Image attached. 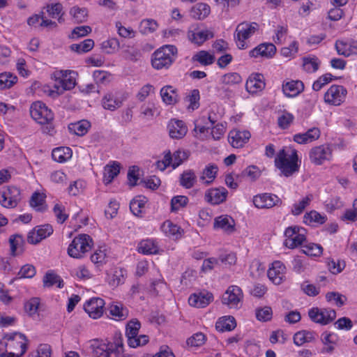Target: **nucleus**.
Instances as JSON below:
<instances>
[{
  "label": "nucleus",
  "instance_id": "nucleus-27",
  "mask_svg": "<svg viewBox=\"0 0 357 357\" xmlns=\"http://www.w3.org/2000/svg\"><path fill=\"white\" fill-rule=\"evenodd\" d=\"M137 250L139 253L143 255H157L160 252V248L157 239L147 238L138 243Z\"/></svg>",
  "mask_w": 357,
  "mask_h": 357
},
{
  "label": "nucleus",
  "instance_id": "nucleus-9",
  "mask_svg": "<svg viewBox=\"0 0 357 357\" xmlns=\"http://www.w3.org/2000/svg\"><path fill=\"white\" fill-rule=\"evenodd\" d=\"M188 40L198 46L213 37V31L202 24L191 25L187 33Z\"/></svg>",
  "mask_w": 357,
  "mask_h": 357
},
{
  "label": "nucleus",
  "instance_id": "nucleus-39",
  "mask_svg": "<svg viewBox=\"0 0 357 357\" xmlns=\"http://www.w3.org/2000/svg\"><path fill=\"white\" fill-rule=\"evenodd\" d=\"M162 232L167 237L177 239L181 236L182 230L170 220L165 221L160 227Z\"/></svg>",
  "mask_w": 357,
  "mask_h": 357
},
{
  "label": "nucleus",
  "instance_id": "nucleus-44",
  "mask_svg": "<svg viewBox=\"0 0 357 357\" xmlns=\"http://www.w3.org/2000/svg\"><path fill=\"white\" fill-rule=\"evenodd\" d=\"M72 155V150L66 146L55 148L52 153L53 160L60 163L67 162L71 158Z\"/></svg>",
  "mask_w": 357,
  "mask_h": 357
},
{
  "label": "nucleus",
  "instance_id": "nucleus-62",
  "mask_svg": "<svg viewBox=\"0 0 357 357\" xmlns=\"http://www.w3.org/2000/svg\"><path fill=\"white\" fill-rule=\"evenodd\" d=\"M94 47V41L92 39H86L80 43L73 44L70 50L79 54L88 52Z\"/></svg>",
  "mask_w": 357,
  "mask_h": 357
},
{
  "label": "nucleus",
  "instance_id": "nucleus-48",
  "mask_svg": "<svg viewBox=\"0 0 357 357\" xmlns=\"http://www.w3.org/2000/svg\"><path fill=\"white\" fill-rule=\"evenodd\" d=\"M43 282L45 287H56L61 289L63 287V281L61 278L53 271L47 272L43 278Z\"/></svg>",
  "mask_w": 357,
  "mask_h": 357
},
{
  "label": "nucleus",
  "instance_id": "nucleus-63",
  "mask_svg": "<svg viewBox=\"0 0 357 357\" xmlns=\"http://www.w3.org/2000/svg\"><path fill=\"white\" fill-rule=\"evenodd\" d=\"M73 275L79 280H87L91 279L93 273L89 268L85 265H80L73 271Z\"/></svg>",
  "mask_w": 357,
  "mask_h": 357
},
{
  "label": "nucleus",
  "instance_id": "nucleus-41",
  "mask_svg": "<svg viewBox=\"0 0 357 357\" xmlns=\"http://www.w3.org/2000/svg\"><path fill=\"white\" fill-rule=\"evenodd\" d=\"M122 102L123 98L120 95L108 93L102 99V106L106 109L113 111L119 107Z\"/></svg>",
  "mask_w": 357,
  "mask_h": 357
},
{
  "label": "nucleus",
  "instance_id": "nucleus-11",
  "mask_svg": "<svg viewBox=\"0 0 357 357\" xmlns=\"http://www.w3.org/2000/svg\"><path fill=\"white\" fill-rule=\"evenodd\" d=\"M243 298L242 289L236 285H231L223 294L222 301L229 308L238 309L241 306Z\"/></svg>",
  "mask_w": 357,
  "mask_h": 357
},
{
  "label": "nucleus",
  "instance_id": "nucleus-17",
  "mask_svg": "<svg viewBox=\"0 0 357 357\" xmlns=\"http://www.w3.org/2000/svg\"><path fill=\"white\" fill-rule=\"evenodd\" d=\"M251 137V133L245 129L234 128L229 131L228 142L235 149L242 148Z\"/></svg>",
  "mask_w": 357,
  "mask_h": 357
},
{
  "label": "nucleus",
  "instance_id": "nucleus-34",
  "mask_svg": "<svg viewBox=\"0 0 357 357\" xmlns=\"http://www.w3.org/2000/svg\"><path fill=\"white\" fill-rule=\"evenodd\" d=\"M190 16L197 20H203L211 13L210 6L205 3H197L190 9Z\"/></svg>",
  "mask_w": 357,
  "mask_h": 357
},
{
  "label": "nucleus",
  "instance_id": "nucleus-13",
  "mask_svg": "<svg viewBox=\"0 0 357 357\" xmlns=\"http://www.w3.org/2000/svg\"><path fill=\"white\" fill-rule=\"evenodd\" d=\"M333 149L329 144H322L313 147L309 153L310 161L317 165H321L331 160Z\"/></svg>",
  "mask_w": 357,
  "mask_h": 357
},
{
  "label": "nucleus",
  "instance_id": "nucleus-61",
  "mask_svg": "<svg viewBox=\"0 0 357 357\" xmlns=\"http://www.w3.org/2000/svg\"><path fill=\"white\" fill-rule=\"evenodd\" d=\"M188 198L186 196H174L171 199V211L174 213L179 211L188 204Z\"/></svg>",
  "mask_w": 357,
  "mask_h": 357
},
{
  "label": "nucleus",
  "instance_id": "nucleus-30",
  "mask_svg": "<svg viewBox=\"0 0 357 357\" xmlns=\"http://www.w3.org/2000/svg\"><path fill=\"white\" fill-rule=\"evenodd\" d=\"M148 206V199L143 195L135 197L130 203V209L132 214L139 218H143Z\"/></svg>",
  "mask_w": 357,
  "mask_h": 357
},
{
  "label": "nucleus",
  "instance_id": "nucleus-38",
  "mask_svg": "<svg viewBox=\"0 0 357 357\" xmlns=\"http://www.w3.org/2000/svg\"><path fill=\"white\" fill-rule=\"evenodd\" d=\"M236 327L235 318L231 315L222 316L217 320L215 328L219 332L231 331Z\"/></svg>",
  "mask_w": 357,
  "mask_h": 357
},
{
  "label": "nucleus",
  "instance_id": "nucleus-28",
  "mask_svg": "<svg viewBox=\"0 0 357 357\" xmlns=\"http://www.w3.org/2000/svg\"><path fill=\"white\" fill-rule=\"evenodd\" d=\"M126 277V270L121 268L114 267L107 272L106 282L111 287L115 288L124 283Z\"/></svg>",
  "mask_w": 357,
  "mask_h": 357
},
{
  "label": "nucleus",
  "instance_id": "nucleus-33",
  "mask_svg": "<svg viewBox=\"0 0 357 357\" xmlns=\"http://www.w3.org/2000/svg\"><path fill=\"white\" fill-rule=\"evenodd\" d=\"M321 131L318 128L314 127L303 133H298L294 136V140L298 144L311 143L320 137Z\"/></svg>",
  "mask_w": 357,
  "mask_h": 357
},
{
  "label": "nucleus",
  "instance_id": "nucleus-36",
  "mask_svg": "<svg viewBox=\"0 0 357 357\" xmlns=\"http://www.w3.org/2000/svg\"><path fill=\"white\" fill-rule=\"evenodd\" d=\"M234 220L229 215H222L215 218L213 227L224 231L231 233L234 230Z\"/></svg>",
  "mask_w": 357,
  "mask_h": 357
},
{
  "label": "nucleus",
  "instance_id": "nucleus-23",
  "mask_svg": "<svg viewBox=\"0 0 357 357\" xmlns=\"http://www.w3.org/2000/svg\"><path fill=\"white\" fill-rule=\"evenodd\" d=\"M266 84L262 74H251L245 83V89L250 94H257L265 88Z\"/></svg>",
  "mask_w": 357,
  "mask_h": 357
},
{
  "label": "nucleus",
  "instance_id": "nucleus-18",
  "mask_svg": "<svg viewBox=\"0 0 357 357\" xmlns=\"http://www.w3.org/2000/svg\"><path fill=\"white\" fill-rule=\"evenodd\" d=\"M105 305V303L103 299L95 297L85 302L84 309L91 318L97 319L103 314Z\"/></svg>",
  "mask_w": 357,
  "mask_h": 357
},
{
  "label": "nucleus",
  "instance_id": "nucleus-50",
  "mask_svg": "<svg viewBox=\"0 0 357 357\" xmlns=\"http://www.w3.org/2000/svg\"><path fill=\"white\" fill-rule=\"evenodd\" d=\"M45 197L43 192H35L30 200L31 206L37 211H44L47 208Z\"/></svg>",
  "mask_w": 357,
  "mask_h": 357
},
{
  "label": "nucleus",
  "instance_id": "nucleus-42",
  "mask_svg": "<svg viewBox=\"0 0 357 357\" xmlns=\"http://www.w3.org/2000/svg\"><path fill=\"white\" fill-rule=\"evenodd\" d=\"M199 99L200 94L199 90L193 89L189 91L184 99L188 111L193 112L198 109L200 105Z\"/></svg>",
  "mask_w": 357,
  "mask_h": 357
},
{
  "label": "nucleus",
  "instance_id": "nucleus-46",
  "mask_svg": "<svg viewBox=\"0 0 357 357\" xmlns=\"http://www.w3.org/2000/svg\"><path fill=\"white\" fill-rule=\"evenodd\" d=\"M337 335L332 332L326 331L321 335V341L324 344V350L326 353H331L337 342Z\"/></svg>",
  "mask_w": 357,
  "mask_h": 357
},
{
  "label": "nucleus",
  "instance_id": "nucleus-54",
  "mask_svg": "<svg viewBox=\"0 0 357 357\" xmlns=\"http://www.w3.org/2000/svg\"><path fill=\"white\" fill-rule=\"evenodd\" d=\"M109 250L105 245L100 246L91 256V261L99 266L106 263Z\"/></svg>",
  "mask_w": 357,
  "mask_h": 357
},
{
  "label": "nucleus",
  "instance_id": "nucleus-64",
  "mask_svg": "<svg viewBox=\"0 0 357 357\" xmlns=\"http://www.w3.org/2000/svg\"><path fill=\"white\" fill-rule=\"evenodd\" d=\"M52 348L47 344H41L37 349L31 352L29 357H51Z\"/></svg>",
  "mask_w": 357,
  "mask_h": 357
},
{
  "label": "nucleus",
  "instance_id": "nucleus-8",
  "mask_svg": "<svg viewBox=\"0 0 357 357\" xmlns=\"http://www.w3.org/2000/svg\"><path fill=\"white\" fill-rule=\"evenodd\" d=\"M30 114L32 119L41 125L48 124L54 119V113L51 109L41 101H36L31 104Z\"/></svg>",
  "mask_w": 357,
  "mask_h": 357
},
{
  "label": "nucleus",
  "instance_id": "nucleus-6",
  "mask_svg": "<svg viewBox=\"0 0 357 357\" xmlns=\"http://www.w3.org/2000/svg\"><path fill=\"white\" fill-rule=\"evenodd\" d=\"M93 244V240L89 235L79 234L73 238L68 245V254L70 257L81 259L91 250Z\"/></svg>",
  "mask_w": 357,
  "mask_h": 357
},
{
  "label": "nucleus",
  "instance_id": "nucleus-14",
  "mask_svg": "<svg viewBox=\"0 0 357 357\" xmlns=\"http://www.w3.org/2000/svg\"><path fill=\"white\" fill-rule=\"evenodd\" d=\"M310 319L321 325H326L333 321L336 317V312L330 308L312 307L308 311Z\"/></svg>",
  "mask_w": 357,
  "mask_h": 357
},
{
  "label": "nucleus",
  "instance_id": "nucleus-20",
  "mask_svg": "<svg viewBox=\"0 0 357 357\" xmlns=\"http://www.w3.org/2000/svg\"><path fill=\"white\" fill-rule=\"evenodd\" d=\"M52 233L53 228L50 225H40L29 231L27 241L31 244H37L43 239L50 236Z\"/></svg>",
  "mask_w": 357,
  "mask_h": 357
},
{
  "label": "nucleus",
  "instance_id": "nucleus-12",
  "mask_svg": "<svg viewBox=\"0 0 357 357\" xmlns=\"http://www.w3.org/2000/svg\"><path fill=\"white\" fill-rule=\"evenodd\" d=\"M347 94V89L342 85L333 84L324 93V102L330 105L339 106L344 102Z\"/></svg>",
  "mask_w": 357,
  "mask_h": 357
},
{
  "label": "nucleus",
  "instance_id": "nucleus-7",
  "mask_svg": "<svg viewBox=\"0 0 357 357\" xmlns=\"http://www.w3.org/2000/svg\"><path fill=\"white\" fill-rule=\"evenodd\" d=\"M306 230L298 226H291L284 231V245L294 249L302 245L306 239Z\"/></svg>",
  "mask_w": 357,
  "mask_h": 357
},
{
  "label": "nucleus",
  "instance_id": "nucleus-25",
  "mask_svg": "<svg viewBox=\"0 0 357 357\" xmlns=\"http://www.w3.org/2000/svg\"><path fill=\"white\" fill-rule=\"evenodd\" d=\"M169 135L172 139H182L188 132V126L186 123L179 119H172L169 121L167 126Z\"/></svg>",
  "mask_w": 357,
  "mask_h": 357
},
{
  "label": "nucleus",
  "instance_id": "nucleus-53",
  "mask_svg": "<svg viewBox=\"0 0 357 357\" xmlns=\"http://www.w3.org/2000/svg\"><path fill=\"white\" fill-rule=\"evenodd\" d=\"M101 50L107 54H116L120 48V43L116 38H111L103 41L100 45Z\"/></svg>",
  "mask_w": 357,
  "mask_h": 357
},
{
  "label": "nucleus",
  "instance_id": "nucleus-3",
  "mask_svg": "<svg viewBox=\"0 0 357 357\" xmlns=\"http://www.w3.org/2000/svg\"><path fill=\"white\" fill-rule=\"evenodd\" d=\"M275 164L283 175L285 176L291 175L298 169L296 150L291 146L284 147L278 153Z\"/></svg>",
  "mask_w": 357,
  "mask_h": 357
},
{
  "label": "nucleus",
  "instance_id": "nucleus-15",
  "mask_svg": "<svg viewBox=\"0 0 357 357\" xmlns=\"http://www.w3.org/2000/svg\"><path fill=\"white\" fill-rule=\"evenodd\" d=\"M4 339L8 342V348L11 350L20 349L21 355H24L28 349L29 340L26 337L18 332L7 333Z\"/></svg>",
  "mask_w": 357,
  "mask_h": 357
},
{
  "label": "nucleus",
  "instance_id": "nucleus-60",
  "mask_svg": "<svg viewBox=\"0 0 357 357\" xmlns=\"http://www.w3.org/2000/svg\"><path fill=\"white\" fill-rule=\"evenodd\" d=\"M70 14L76 22L82 23L87 20L88 10L86 8L73 6L70 10Z\"/></svg>",
  "mask_w": 357,
  "mask_h": 357
},
{
  "label": "nucleus",
  "instance_id": "nucleus-37",
  "mask_svg": "<svg viewBox=\"0 0 357 357\" xmlns=\"http://www.w3.org/2000/svg\"><path fill=\"white\" fill-rule=\"evenodd\" d=\"M120 165L119 162L113 161L105 166L103 170V183L108 185L119 174Z\"/></svg>",
  "mask_w": 357,
  "mask_h": 357
},
{
  "label": "nucleus",
  "instance_id": "nucleus-59",
  "mask_svg": "<svg viewBox=\"0 0 357 357\" xmlns=\"http://www.w3.org/2000/svg\"><path fill=\"white\" fill-rule=\"evenodd\" d=\"M17 82V77L9 72L0 73V89L12 87Z\"/></svg>",
  "mask_w": 357,
  "mask_h": 357
},
{
  "label": "nucleus",
  "instance_id": "nucleus-52",
  "mask_svg": "<svg viewBox=\"0 0 357 357\" xmlns=\"http://www.w3.org/2000/svg\"><path fill=\"white\" fill-rule=\"evenodd\" d=\"M313 196L310 194L303 197L292 205L291 210V213L294 215H298L301 214L305 208L310 205Z\"/></svg>",
  "mask_w": 357,
  "mask_h": 357
},
{
  "label": "nucleus",
  "instance_id": "nucleus-56",
  "mask_svg": "<svg viewBox=\"0 0 357 357\" xmlns=\"http://www.w3.org/2000/svg\"><path fill=\"white\" fill-rule=\"evenodd\" d=\"M215 57L213 54L204 50L197 52L192 56V61L198 62L203 66L211 65L214 62Z\"/></svg>",
  "mask_w": 357,
  "mask_h": 357
},
{
  "label": "nucleus",
  "instance_id": "nucleus-35",
  "mask_svg": "<svg viewBox=\"0 0 357 357\" xmlns=\"http://www.w3.org/2000/svg\"><path fill=\"white\" fill-rule=\"evenodd\" d=\"M108 310L111 318L115 321H122L128 316V310L122 303L119 302H113L109 307Z\"/></svg>",
  "mask_w": 357,
  "mask_h": 357
},
{
  "label": "nucleus",
  "instance_id": "nucleus-2",
  "mask_svg": "<svg viewBox=\"0 0 357 357\" xmlns=\"http://www.w3.org/2000/svg\"><path fill=\"white\" fill-rule=\"evenodd\" d=\"M123 344L121 340L112 342L107 339H93L82 344L83 350H91L95 357H110L113 353L122 351Z\"/></svg>",
  "mask_w": 357,
  "mask_h": 357
},
{
  "label": "nucleus",
  "instance_id": "nucleus-58",
  "mask_svg": "<svg viewBox=\"0 0 357 357\" xmlns=\"http://www.w3.org/2000/svg\"><path fill=\"white\" fill-rule=\"evenodd\" d=\"M39 306L40 299L38 298H31L25 302L24 305V312L29 316L34 317L38 315Z\"/></svg>",
  "mask_w": 357,
  "mask_h": 357
},
{
  "label": "nucleus",
  "instance_id": "nucleus-22",
  "mask_svg": "<svg viewBox=\"0 0 357 357\" xmlns=\"http://www.w3.org/2000/svg\"><path fill=\"white\" fill-rule=\"evenodd\" d=\"M286 273V267L284 264L280 261H273L268 270V277L269 280L275 284H280Z\"/></svg>",
  "mask_w": 357,
  "mask_h": 357
},
{
  "label": "nucleus",
  "instance_id": "nucleus-21",
  "mask_svg": "<svg viewBox=\"0 0 357 357\" xmlns=\"http://www.w3.org/2000/svg\"><path fill=\"white\" fill-rule=\"evenodd\" d=\"M276 52V47L273 43H261L249 52V56L254 59H271Z\"/></svg>",
  "mask_w": 357,
  "mask_h": 357
},
{
  "label": "nucleus",
  "instance_id": "nucleus-40",
  "mask_svg": "<svg viewBox=\"0 0 357 357\" xmlns=\"http://www.w3.org/2000/svg\"><path fill=\"white\" fill-rule=\"evenodd\" d=\"M321 61L314 55H307L302 59L303 70L307 73H315L319 68Z\"/></svg>",
  "mask_w": 357,
  "mask_h": 357
},
{
  "label": "nucleus",
  "instance_id": "nucleus-29",
  "mask_svg": "<svg viewBox=\"0 0 357 357\" xmlns=\"http://www.w3.org/2000/svg\"><path fill=\"white\" fill-rule=\"evenodd\" d=\"M213 300L211 293L204 291L192 294L188 298L190 305L195 307H205Z\"/></svg>",
  "mask_w": 357,
  "mask_h": 357
},
{
  "label": "nucleus",
  "instance_id": "nucleus-16",
  "mask_svg": "<svg viewBox=\"0 0 357 357\" xmlns=\"http://www.w3.org/2000/svg\"><path fill=\"white\" fill-rule=\"evenodd\" d=\"M215 121L211 118L202 116L195 121V128L192 130L193 136L199 140H206L208 137V130L215 123Z\"/></svg>",
  "mask_w": 357,
  "mask_h": 357
},
{
  "label": "nucleus",
  "instance_id": "nucleus-43",
  "mask_svg": "<svg viewBox=\"0 0 357 357\" xmlns=\"http://www.w3.org/2000/svg\"><path fill=\"white\" fill-rule=\"evenodd\" d=\"M218 171L217 165L208 164L203 169L200 176V181L204 184L208 185L211 183L215 178Z\"/></svg>",
  "mask_w": 357,
  "mask_h": 357
},
{
  "label": "nucleus",
  "instance_id": "nucleus-4",
  "mask_svg": "<svg viewBox=\"0 0 357 357\" xmlns=\"http://www.w3.org/2000/svg\"><path fill=\"white\" fill-rule=\"evenodd\" d=\"M177 48L172 45H165L158 49L152 56V66L157 70L168 68L175 61Z\"/></svg>",
  "mask_w": 357,
  "mask_h": 357
},
{
  "label": "nucleus",
  "instance_id": "nucleus-51",
  "mask_svg": "<svg viewBox=\"0 0 357 357\" xmlns=\"http://www.w3.org/2000/svg\"><path fill=\"white\" fill-rule=\"evenodd\" d=\"M91 127V123L86 120H82L75 123H72L68 126V129L70 132L77 135L83 136L89 130Z\"/></svg>",
  "mask_w": 357,
  "mask_h": 357
},
{
  "label": "nucleus",
  "instance_id": "nucleus-45",
  "mask_svg": "<svg viewBox=\"0 0 357 357\" xmlns=\"http://www.w3.org/2000/svg\"><path fill=\"white\" fill-rule=\"evenodd\" d=\"M9 244L10 248V255L16 257L23 252L22 246L24 239L22 236L20 234L11 235L9 238Z\"/></svg>",
  "mask_w": 357,
  "mask_h": 357
},
{
  "label": "nucleus",
  "instance_id": "nucleus-19",
  "mask_svg": "<svg viewBox=\"0 0 357 357\" xmlns=\"http://www.w3.org/2000/svg\"><path fill=\"white\" fill-rule=\"evenodd\" d=\"M257 208H270L281 203V199L272 193H261L254 196L252 199Z\"/></svg>",
  "mask_w": 357,
  "mask_h": 357
},
{
  "label": "nucleus",
  "instance_id": "nucleus-55",
  "mask_svg": "<svg viewBox=\"0 0 357 357\" xmlns=\"http://www.w3.org/2000/svg\"><path fill=\"white\" fill-rule=\"evenodd\" d=\"M242 77L240 74L235 72H230L224 74L220 78V83L228 86H233L242 82Z\"/></svg>",
  "mask_w": 357,
  "mask_h": 357
},
{
  "label": "nucleus",
  "instance_id": "nucleus-47",
  "mask_svg": "<svg viewBox=\"0 0 357 357\" xmlns=\"http://www.w3.org/2000/svg\"><path fill=\"white\" fill-rule=\"evenodd\" d=\"M326 220V217L316 211H311L309 213H306L303 217V222L310 226L321 225L324 223Z\"/></svg>",
  "mask_w": 357,
  "mask_h": 357
},
{
  "label": "nucleus",
  "instance_id": "nucleus-24",
  "mask_svg": "<svg viewBox=\"0 0 357 357\" xmlns=\"http://www.w3.org/2000/svg\"><path fill=\"white\" fill-rule=\"evenodd\" d=\"M338 54L346 57L357 56V40L353 39L338 40L335 43Z\"/></svg>",
  "mask_w": 357,
  "mask_h": 357
},
{
  "label": "nucleus",
  "instance_id": "nucleus-5",
  "mask_svg": "<svg viewBox=\"0 0 357 357\" xmlns=\"http://www.w3.org/2000/svg\"><path fill=\"white\" fill-rule=\"evenodd\" d=\"M259 30V25L257 22H243L238 24L236 28L234 38L237 47L245 50L248 47L247 40Z\"/></svg>",
  "mask_w": 357,
  "mask_h": 357
},
{
  "label": "nucleus",
  "instance_id": "nucleus-31",
  "mask_svg": "<svg viewBox=\"0 0 357 357\" xmlns=\"http://www.w3.org/2000/svg\"><path fill=\"white\" fill-rule=\"evenodd\" d=\"M160 95L162 101L166 105H174L179 100L177 89L171 85H166L161 88Z\"/></svg>",
  "mask_w": 357,
  "mask_h": 357
},
{
  "label": "nucleus",
  "instance_id": "nucleus-10",
  "mask_svg": "<svg viewBox=\"0 0 357 357\" xmlns=\"http://www.w3.org/2000/svg\"><path fill=\"white\" fill-rule=\"evenodd\" d=\"M20 199V190L17 187L7 186L0 190V204L4 208H15Z\"/></svg>",
  "mask_w": 357,
  "mask_h": 357
},
{
  "label": "nucleus",
  "instance_id": "nucleus-49",
  "mask_svg": "<svg viewBox=\"0 0 357 357\" xmlns=\"http://www.w3.org/2000/svg\"><path fill=\"white\" fill-rule=\"evenodd\" d=\"M27 23L29 26H36L38 25H40V26L43 27L54 28L56 26L55 22H52V20H47L40 14H36L31 16L27 20Z\"/></svg>",
  "mask_w": 357,
  "mask_h": 357
},
{
  "label": "nucleus",
  "instance_id": "nucleus-1",
  "mask_svg": "<svg viewBox=\"0 0 357 357\" xmlns=\"http://www.w3.org/2000/svg\"><path fill=\"white\" fill-rule=\"evenodd\" d=\"M77 73L72 70H56L51 74V79L56 82L53 88L46 85L44 92L50 97L55 98L64 91L73 89L77 84Z\"/></svg>",
  "mask_w": 357,
  "mask_h": 357
},
{
  "label": "nucleus",
  "instance_id": "nucleus-57",
  "mask_svg": "<svg viewBox=\"0 0 357 357\" xmlns=\"http://www.w3.org/2000/svg\"><path fill=\"white\" fill-rule=\"evenodd\" d=\"M314 339V333L310 331L297 332L294 336V342L297 346H301L306 342H310Z\"/></svg>",
  "mask_w": 357,
  "mask_h": 357
},
{
  "label": "nucleus",
  "instance_id": "nucleus-26",
  "mask_svg": "<svg viewBox=\"0 0 357 357\" xmlns=\"http://www.w3.org/2000/svg\"><path fill=\"white\" fill-rule=\"evenodd\" d=\"M228 191L225 188H215L207 190L204 199L212 205H218L224 202L227 197Z\"/></svg>",
  "mask_w": 357,
  "mask_h": 357
},
{
  "label": "nucleus",
  "instance_id": "nucleus-32",
  "mask_svg": "<svg viewBox=\"0 0 357 357\" xmlns=\"http://www.w3.org/2000/svg\"><path fill=\"white\" fill-rule=\"evenodd\" d=\"M304 89V84L301 80H287L283 82L282 91L289 98L297 96Z\"/></svg>",
  "mask_w": 357,
  "mask_h": 357
}]
</instances>
